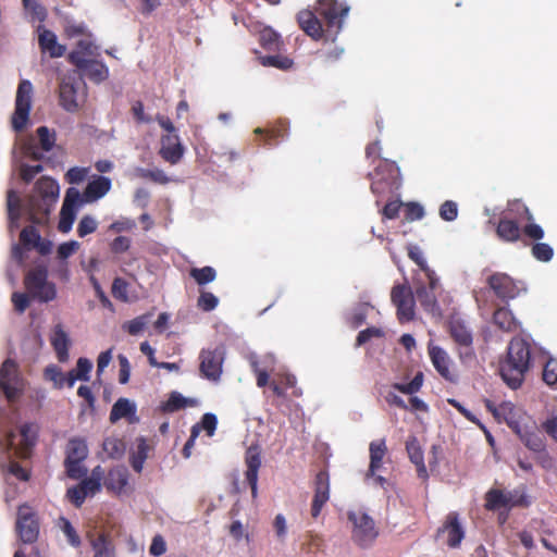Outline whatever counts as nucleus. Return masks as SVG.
<instances>
[{
  "label": "nucleus",
  "instance_id": "1",
  "mask_svg": "<svg viewBox=\"0 0 557 557\" xmlns=\"http://www.w3.org/2000/svg\"><path fill=\"white\" fill-rule=\"evenodd\" d=\"M531 345L521 337H513L507 348V357L500 364V375L506 384L516 389L524 381L531 367Z\"/></svg>",
  "mask_w": 557,
  "mask_h": 557
},
{
  "label": "nucleus",
  "instance_id": "2",
  "mask_svg": "<svg viewBox=\"0 0 557 557\" xmlns=\"http://www.w3.org/2000/svg\"><path fill=\"white\" fill-rule=\"evenodd\" d=\"M104 195V177L88 183L84 194L75 187L67 188L60 212L59 231L69 233L72 230L78 210L87 202H92Z\"/></svg>",
  "mask_w": 557,
  "mask_h": 557
},
{
  "label": "nucleus",
  "instance_id": "3",
  "mask_svg": "<svg viewBox=\"0 0 557 557\" xmlns=\"http://www.w3.org/2000/svg\"><path fill=\"white\" fill-rule=\"evenodd\" d=\"M60 187L50 177L40 178L35 186L34 194L29 197L26 207L29 220L34 223H44L59 198Z\"/></svg>",
  "mask_w": 557,
  "mask_h": 557
},
{
  "label": "nucleus",
  "instance_id": "4",
  "mask_svg": "<svg viewBox=\"0 0 557 557\" xmlns=\"http://www.w3.org/2000/svg\"><path fill=\"white\" fill-rule=\"evenodd\" d=\"M496 235L499 240L505 243L536 242L542 240L545 236L543 227L537 223H525L520 227L519 222L503 215L496 225Z\"/></svg>",
  "mask_w": 557,
  "mask_h": 557
},
{
  "label": "nucleus",
  "instance_id": "5",
  "mask_svg": "<svg viewBox=\"0 0 557 557\" xmlns=\"http://www.w3.org/2000/svg\"><path fill=\"white\" fill-rule=\"evenodd\" d=\"M84 100L83 82L81 74L74 70L60 77L59 102L67 112L74 113L79 110Z\"/></svg>",
  "mask_w": 557,
  "mask_h": 557
},
{
  "label": "nucleus",
  "instance_id": "6",
  "mask_svg": "<svg viewBox=\"0 0 557 557\" xmlns=\"http://www.w3.org/2000/svg\"><path fill=\"white\" fill-rule=\"evenodd\" d=\"M88 456V447L82 438H71L65 446L64 467L69 478L79 480L87 474L84 465Z\"/></svg>",
  "mask_w": 557,
  "mask_h": 557
},
{
  "label": "nucleus",
  "instance_id": "7",
  "mask_svg": "<svg viewBox=\"0 0 557 557\" xmlns=\"http://www.w3.org/2000/svg\"><path fill=\"white\" fill-rule=\"evenodd\" d=\"M348 520L352 523L351 539L360 547H370L379 536L374 520L363 511H349Z\"/></svg>",
  "mask_w": 557,
  "mask_h": 557
},
{
  "label": "nucleus",
  "instance_id": "8",
  "mask_svg": "<svg viewBox=\"0 0 557 557\" xmlns=\"http://www.w3.org/2000/svg\"><path fill=\"white\" fill-rule=\"evenodd\" d=\"M37 250L40 255H48L52 250V243L40 236L33 225L26 226L20 234V244L12 247V257L22 263L25 260L26 250Z\"/></svg>",
  "mask_w": 557,
  "mask_h": 557
},
{
  "label": "nucleus",
  "instance_id": "9",
  "mask_svg": "<svg viewBox=\"0 0 557 557\" xmlns=\"http://www.w3.org/2000/svg\"><path fill=\"white\" fill-rule=\"evenodd\" d=\"M348 11L349 7L339 3L337 0L318 1L317 12L325 22V32L333 37L341 32Z\"/></svg>",
  "mask_w": 557,
  "mask_h": 557
},
{
  "label": "nucleus",
  "instance_id": "10",
  "mask_svg": "<svg viewBox=\"0 0 557 557\" xmlns=\"http://www.w3.org/2000/svg\"><path fill=\"white\" fill-rule=\"evenodd\" d=\"M24 385L17 363L12 359L4 360L0 368V389L7 399L9 401L16 400L21 396Z\"/></svg>",
  "mask_w": 557,
  "mask_h": 557
},
{
  "label": "nucleus",
  "instance_id": "11",
  "mask_svg": "<svg viewBox=\"0 0 557 557\" xmlns=\"http://www.w3.org/2000/svg\"><path fill=\"white\" fill-rule=\"evenodd\" d=\"M399 169L394 161L380 160L375 168V177L371 183V190L375 195H384L397 187Z\"/></svg>",
  "mask_w": 557,
  "mask_h": 557
},
{
  "label": "nucleus",
  "instance_id": "12",
  "mask_svg": "<svg viewBox=\"0 0 557 557\" xmlns=\"http://www.w3.org/2000/svg\"><path fill=\"white\" fill-rule=\"evenodd\" d=\"M391 300L396 307L397 319L400 323H406L413 320L416 296L409 285H394L391 292Z\"/></svg>",
  "mask_w": 557,
  "mask_h": 557
},
{
  "label": "nucleus",
  "instance_id": "13",
  "mask_svg": "<svg viewBox=\"0 0 557 557\" xmlns=\"http://www.w3.org/2000/svg\"><path fill=\"white\" fill-rule=\"evenodd\" d=\"M47 270L37 268L29 271L25 277V287L33 298L50 301L55 297L53 284L47 281Z\"/></svg>",
  "mask_w": 557,
  "mask_h": 557
},
{
  "label": "nucleus",
  "instance_id": "14",
  "mask_svg": "<svg viewBox=\"0 0 557 557\" xmlns=\"http://www.w3.org/2000/svg\"><path fill=\"white\" fill-rule=\"evenodd\" d=\"M33 85L29 81L23 79L16 91L15 111L12 117V125L15 131L25 127L32 107Z\"/></svg>",
  "mask_w": 557,
  "mask_h": 557
},
{
  "label": "nucleus",
  "instance_id": "15",
  "mask_svg": "<svg viewBox=\"0 0 557 557\" xmlns=\"http://www.w3.org/2000/svg\"><path fill=\"white\" fill-rule=\"evenodd\" d=\"M102 470L97 466L89 478L85 479L77 486L66 491V498L76 507H81L88 496H94L101 490Z\"/></svg>",
  "mask_w": 557,
  "mask_h": 557
},
{
  "label": "nucleus",
  "instance_id": "16",
  "mask_svg": "<svg viewBox=\"0 0 557 557\" xmlns=\"http://www.w3.org/2000/svg\"><path fill=\"white\" fill-rule=\"evenodd\" d=\"M449 334L458 346L459 357L462 361L475 358L472 347L473 335L465 321L460 319H451L449 321Z\"/></svg>",
  "mask_w": 557,
  "mask_h": 557
},
{
  "label": "nucleus",
  "instance_id": "17",
  "mask_svg": "<svg viewBox=\"0 0 557 557\" xmlns=\"http://www.w3.org/2000/svg\"><path fill=\"white\" fill-rule=\"evenodd\" d=\"M16 531L21 541L25 544L34 543L38 539V521L35 517V512L27 505H22L18 507Z\"/></svg>",
  "mask_w": 557,
  "mask_h": 557
},
{
  "label": "nucleus",
  "instance_id": "18",
  "mask_svg": "<svg viewBox=\"0 0 557 557\" xmlns=\"http://www.w3.org/2000/svg\"><path fill=\"white\" fill-rule=\"evenodd\" d=\"M37 431L38 429L35 424H24L20 430V443H15L16 435L13 432H10L7 435L5 443L3 445L5 446V449H14L18 456L26 458L29 455L30 448L35 444Z\"/></svg>",
  "mask_w": 557,
  "mask_h": 557
},
{
  "label": "nucleus",
  "instance_id": "19",
  "mask_svg": "<svg viewBox=\"0 0 557 557\" xmlns=\"http://www.w3.org/2000/svg\"><path fill=\"white\" fill-rule=\"evenodd\" d=\"M314 495L311 504V517L317 519L323 506L330 499V475L326 470H320L313 481Z\"/></svg>",
  "mask_w": 557,
  "mask_h": 557
},
{
  "label": "nucleus",
  "instance_id": "20",
  "mask_svg": "<svg viewBox=\"0 0 557 557\" xmlns=\"http://www.w3.org/2000/svg\"><path fill=\"white\" fill-rule=\"evenodd\" d=\"M487 285L502 300L508 301L519 295V287L512 277L506 273L496 272L488 276Z\"/></svg>",
  "mask_w": 557,
  "mask_h": 557
},
{
  "label": "nucleus",
  "instance_id": "21",
  "mask_svg": "<svg viewBox=\"0 0 557 557\" xmlns=\"http://www.w3.org/2000/svg\"><path fill=\"white\" fill-rule=\"evenodd\" d=\"M185 147L178 134H164L160 138L159 156L168 163L175 165L181 162Z\"/></svg>",
  "mask_w": 557,
  "mask_h": 557
},
{
  "label": "nucleus",
  "instance_id": "22",
  "mask_svg": "<svg viewBox=\"0 0 557 557\" xmlns=\"http://www.w3.org/2000/svg\"><path fill=\"white\" fill-rule=\"evenodd\" d=\"M199 370L203 377L218 381L222 374L223 356L219 350L202 349Z\"/></svg>",
  "mask_w": 557,
  "mask_h": 557
},
{
  "label": "nucleus",
  "instance_id": "23",
  "mask_svg": "<svg viewBox=\"0 0 557 557\" xmlns=\"http://www.w3.org/2000/svg\"><path fill=\"white\" fill-rule=\"evenodd\" d=\"M70 61L77 66V71L82 76L91 79L95 83H101L103 65L94 60V58L87 59L82 57V51H72L69 54Z\"/></svg>",
  "mask_w": 557,
  "mask_h": 557
},
{
  "label": "nucleus",
  "instance_id": "24",
  "mask_svg": "<svg viewBox=\"0 0 557 557\" xmlns=\"http://www.w3.org/2000/svg\"><path fill=\"white\" fill-rule=\"evenodd\" d=\"M428 281V285L421 283L416 286L414 296L417 300L420 302L421 307L428 313H431L433 317H441L442 310L436 299V289L440 288V280L437 278V283L435 286L431 285V281Z\"/></svg>",
  "mask_w": 557,
  "mask_h": 557
},
{
  "label": "nucleus",
  "instance_id": "25",
  "mask_svg": "<svg viewBox=\"0 0 557 557\" xmlns=\"http://www.w3.org/2000/svg\"><path fill=\"white\" fill-rule=\"evenodd\" d=\"M82 267L89 277L97 295L104 301V292L102 290L101 283L104 277V264L100 256H88L83 259Z\"/></svg>",
  "mask_w": 557,
  "mask_h": 557
},
{
  "label": "nucleus",
  "instance_id": "26",
  "mask_svg": "<svg viewBox=\"0 0 557 557\" xmlns=\"http://www.w3.org/2000/svg\"><path fill=\"white\" fill-rule=\"evenodd\" d=\"M245 463L247 470L245 472L246 481L251 487L252 497L257 496L258 473L261 467V450L259 445H251L246 450Z\"/></svg>",
  "mask_w": 557,
  "mask_h": 557
},
{
  "label": "nucleus",
  "instance_id": "27",
  "mask_svg": "<svg viewBox=\"0 0 557 557\" xmlns=\"http://www.w3.org/2000/svg\"><path fill=\"white\" fill-rule=\"evenodd\" d=\"M38 45L44 53H48L50 58H61L66 52V47L58 41L57 35L45 28L42 25L37 27Z\"/></svg>",
  "mask_w": 557,
  "mask_h": 557
},
{
  "label": "nucleus",
  "instance_id": "28",
  "mask_svg": "<svg viewBox=\"0 0 557 557\" xmlns=\"http://www.w3.org/2000/svg\"><path fill=\"white\" fill-rule=\"evenodd\" d=\"M109 419L111 423L121 419H125L129 424L137 423L139 418L137 417L136 404L128 398H119L112 406Z\"/></svg>",
  "mask_w": 557,
  "mask_h": 557
},
{
  "label": "nucleus",
  "instance_id": "29",
  "mask_svg": "<svg viewBox=\"0 0 557 557\" xmlns=\"http://www.w3.org/2000/svg\"><path fill=\"white\" fill-rule=\"evenodd\" d=\"M430 359L438 374L448 382H455L456 375L450 370V359L440 346H429Z\"/></svg>",
  "mask_w": 557,
  "mask_h": 557
},
{
  "label": "nucleus",
  "instance_id": "30",
  "mask_svg": "<svg viewBox=\"0 0 557 557\" xmlns=\"http://www.w3.org/2000/svg\"><path fill=\"white\" fill-rule=\"evenodd\" d=\"M107 490L114 494L128 495L132 487L128 485V471L124 467L111 469L107 474Z\"/></svg>",
  "mask_w": 557,
  "mask_h": 557
},
{
  "label": "nucleus",
  "instance_id": "31",
  "mask_svg": "<svg viewBox=\"0 0 557 557\" xmlns=\"http://www.w3.org/2000/svg\"><path fill=\"white\" fill-rule=\"evenodd\" d=\"M447 533V545L451 548H456L460 545L465 537V531L459 522L458 513L449 512L445 523L438 529V533Z\"/></svg>",
  "mask_w": 557,
  "mask_h": 557
},
{
  "label": "nucleus",
  "instance_id": "32",
  "mask_svg": "<svg viewBox=\"0 0 557 557\" xmlns=\"http://www.w3.org/2000/svg\"><path fill=\"white\" fill-rule=\"evenodd\" d=\"M297 21L300 28L313 39H320L323 36V27L317 15L309 10L300 11L297 14Z\"/></svg>",
  "mask_w": 557,
  "mask_h": 557
},
{
  "label": "nucleus",
  "instance_id": "33",
  "mask_svg": "<svg viewBox=\"0 0 557 557\" xmlns=\"http://www.w3.org/2000/svg\"><path fill=\"white\" fill-rule=\"evenodd\" d=\"M50 342L55 350L58 360L66 362L69 360V346L71 342L67 333L60 324L55 325L52 330Z\"/></svg>",
  "mask_w": 557,
  "mask_h": 557
},
{
  "label": "nucleus",
  "instance_id": "34",
  "mask_svg": "<svg viewBox=\"0 0 557 557\" xmlns=\"http://www.w3.org/2000/svg\"><path fill=\"white\" fill-rule=\"evenodd\" d=\"M370 463L367 472V478L373 476L376 471L382 467L383 458L387 453L385 440L372 441L369 445Z\"/></svg>",
  "mask_w": 557,
  "mask_h": 557
},
{
  "label": "nucleus",
  "instance_id": "35",
  "mask_svg": "<svg viewBox=\"0 0 557 557\" xmlns=\"http://www.w3.org/2000/svg\"><path fill=\"white\" fill-rule=\"evenodd\" d=\"M406 450L412 463L417 467L418 476L425 480L428 479V470L424 463L423 451L416 437L410 438L406 443Z\"/></svg>",
  "mask_w": 557,
  "mask_h": 557
},
{
  "label": "nucleus",
  "instance_id": "36",
  "mask_svg": "<svg viewBox=\"0 0 557 557\" xmlns=\"http://www.w3.org/2000/svg\"><path fill=\"white\" fill-rule=\"evenodd\" d=\"M493 323L507 333L516 332L520 326L512 312L506 307H499L494 311Z\"/></svg>",
  "mask_w": 557,
  "mask_h": 557
},
{
  "label": "nucleus",
  "instance_id": "37",
  "mask_svg": "<svg viewBox=\"0 0 557 557\" xmlns=\"http://www.w3.org/2000/svg\"><path fill=\"white\" fill-rule=\"evenodd\" d=\"M510 214L516 221L525 223H535L533 213L530 211L528 206L520 199H513L508 201L507 210L504 215Z\"/></svg>",
  "mask_w": 557,
  "mask_h": 557
},
{
  "label": "nucleus",
  "instance_id": "38",
  "mask_svg": "<svg viewBox=\"0 0 557 557\" xmlns=\"http://www.w3.org/2000/svg\"><path fill=\"white\" fill-rule=\"evenodd\" d=\"M92 368V362L89 359L83 357L79 358L77 360L76 367L66 372L67 387H73L76 381H88Z\"/></svg>",
  "mask_w": 557,
  "mask_h": 557
},
{
  "label": "nucleus",
  "instance_id": "39",
  "mask_svg": "<svg viewBox=\"0 0 557 557\" xmlns=\"http://www.w3.org/2000/svg\"><path fill=\"white\" fill-rule=\"evenodd\" d=\"M408 256L421 269V271H423L426 280L431 281V285L435 286L437 283V276L428 265L421 249L418 246L410 245L408 247Z\"/></svg>",
  "mask_w": 557,
  "mask_h": 557
},
{
  "label": "nucleus",
  "instance_id": "40",
  "mask_svg": "<svg viewBox=\"0 0 557 557\" xmlns=\"http://www.w3.org/2000/svg\"><path fill=\"white\" fill-rule=\"evenodd\" d=\"M149 446L145 437H138L136 440V449L132 453L129 457V462L132 468L136 472H141L144 468V463L148 457Z\"/></svg>",
  "mask_w": 557,
  "mask_h": 557
},
{
  "label": "nucleus",
  "instance_id": "41",
  "mask_svg": "<svg viewBox=\"0 0 557 557\" xmlns=\"http://www.w3.org/2000/svg\"><path fill=\"white\" fill-rule=\"evenodd\" d=\"M485 509L496 511L500 508L507 509L505 491L499 488H491L485 493Z\"/></svg>",
  "mask_w": 557,
  "mask_h": 557
},
{
  "label": "nucleus",
  "instance_id": "42",
  "mask_svg": "<svg viewBox=\"0 0 557 557\" xmlns=\"http://www.w3.org/2000/svg\"><path fill=\"white\" fill-rule=\"evenodd\" d=\"M259 44L269 51H277L281 48L280 35L270 27L263 28L259 34Z\"/></svg>",
  "mask_w": 557,
  "mask_h": 557
},
{
  "label": "nucleus",
  "instance_id": "43",
  "mask_svg": "<svg viewBox=\"0 0 557 557\" xmlns=\"http://www.w3.org/2000/svg\"><path fill=\"white\" fill-rule=\"evenodd\" d=\"M507 509L513 507H529L531 502L529 496L525 494L524 487L515 488L512 491H505Z\"/></svg>",
  "mask_w": 557,
  "mask_h": 557
},
{
  "label": "nucleus",
  "instance_id": "44",
  "mask_svg": "<svg viewBox=\"0 0 557 557\" xmlns=\"http://www.w3.org/2000/svg\"><path fill=\"white\" fill-rule=\"evenodd\" d=\"M194 400L184 397L178 392H172L169 399L163 404L162 409L165 412H175L187 406H193Z\"/></svg>",
  "mask_w": 557,
  "mask_h": 557
},
{
  "label": "nucleus",
  "instance_id": "45",
  "mask_svg": "<svg viewBox=\"0 0 557 557\" xmlns=\"http://www.w3.org/2000/svg\"><path fill=\"white\" fill-rule=\"evenodd\" d=\"M7 206L10 220V228L12 230L18 226V219L21 215L20 197L14 190H10L8 193Z\"/></svg>",
  "mask_w": 557,
  "mask_h": 557
},
{
  "label": "nucleus",
  "instance_id": "46",
  "mask_svg": "<svg viewBox=\"0 0 557 557\" xmlns=\"http://www.w3.org/2000/svg\"><path fill=\"white\" fill-rule=\"evenodd\" d=\"M44 376L47 381L52 382L55 388L67 386V375L58 366H48L44 371Z\"/></svg>",
  "mask_w": 557,
  "mask_h": 557
},
{
  "label": "nucleus",
  "instance_id": "47",
  "mask_svg": "<svg viewBox=\"0 0 557 557\" xmlns=\"http://www.w3.org/2000/svg\"><path fill=\"white\" fill-rule=\"evenodd\" d=\"M189 275L198 285L201 286L213 282L216 277V271L210 265H206L203 268H191Z\"/></svg>",
  "mask_w": 557,
  "mask_h": 557
},
{
  "label": "nucleus",
  "instance_id": "48",
  "mask_svg": "<svg viewBox=\"0 0 557 557\" xmlns=\"http://www.w3.org/2000/svg\"><path fill=\"white\" fill-rule=\"evenodd\" d=\"M531 253L533 258L541 262H548L554 257V249L546 243H540V240L531 242Z\"/></svg>",
  "mask_w": 557,
  "mask_h": 557
},
{
  "label": "nucleus",
  "instance_id": "49",
  "mask_svg": "<svg viewBox=\"0 0 557 557\" xmlns=\"http://www.w3.org/2000/svg\"><path fill=\"white\" fill-rule=\"evenodd\" d=\"M137 175L143 180H148L157 184H168L170 178L163 170L160 169H138Z\"/></svg>",
  "mask_w": 557,
  "mask_h": 557
},
{
  "label": "nucleus",
  "instance_id": "50",
  "mask_svg": "<svg viewBox=\"0 0 557 557\" xmlns=\"http://www.w3.org/2000/svg\"><path fill=\"white\" fill-rule=\"evenodd\" d=\"M523 444L532 451L540 453L545 449V443L543 437L535 432H525L519 434Z\"/></svg>",
  "mask_w": 557,
  "mask_h": 557
},
{
  "label": "nucleus",
  "instance_id": "51",
  "mask_svg": "<svg viewBox=\"0 0 557 557\" xmlns=\"http://www.w3.org/2000/svg\"><path fill=\"white\" fill-rule=\"evenodd\" d=\"M260 60L263 66H272L284 71L293 66L292 59L280 54L261 57Z\"/></svg>",
  "mask_w": 557,
  "mask_h": 557
},
{
  "label": "nucleus",
  "instance_id": "52",
  "mask_svg": "<svg viewBox=\"0 0 557 557\" xmlns=\"http://www.w3.org/2000/svg\"><path fill=\"white\" fill-rule=\"evenodd\" d=\"M58 525L61 529V531L64 533V535L67 537V542L74 546L77 547L81 545V537L77 534L74 527L71 524V522L64 518L61 517L58 521Z\"/></svg>",
  "mask_w": 557,
  "mask_h": 557
},
{
  "label": "nucleus",
  "instance_id": "53",
  "mask_svg": "<svg viewBox=\"0 0 557 557\" xmlns=\"http://www.w3.org/2000/svg\"><path fill=\"white\" fill-rule=\"evenodd\" d=\"M74 51H82V57L90 59L97 54V47L94 44L90 34L78 38L77 47Z\"/></svg>",
  "mask_w": 557,
  "mask_h": 557
},
{
  "label": "nucleus",
  "instance_id": "54",
  "mask_svg": "<svg viewBox=\"0 0 557 557\" xmlns=\"http://www.w3.org/2000/svg\"><path fill=\"white\" fill-rule=\"evenodd\" d=\"M64 34L69 38H82L88 33L87 27L83 23L67 20L64 25Z\"/></svg>",
  "mask_w": 557,
  "mask_h": 557
},
{
  "label": "nucleus",
  "instance_id": "55",
  "mask_svg": "<svg viewBox=\"0 0 557 557\" xmlns=\"http://www.w3.org/2000/svg\"><path fill=\"white\" fill-rule=\"evenodd\" d=\"M111 293L115 299L123 302L128 301V283L121 277L115 278L112 283Z\"/></svg>",
  "mask_w": 557,
  "mask_h": 557
},
{
  "label": "nucleus",
  "instance_id": "56",
  "mask_svg": "<svg viewBox=\"0 0 557 557\" xmlns=\"http://www.w3.org/2000/svg\"><path fill=\"white\" fill-rule=\"evenodd\" d=\"M543 380L549 386H557V359H549L543 369Z\"/></svg>",
  "mask_w": 557,
  "mask_h": 557
},
{
  "label": "nucleus",
  "instance_id": "57",
  "mask_svg": "<svg viewBox=\"0 0 557 557\" xmlns=\"http://www.w3.org/2000/svg\"><path fill=\"white\" fill-rule=\"evenodd\" d=\"M37 135L39 137V143L41 148L45 151H50L54 146L55 136L54 133L50 132V129L46 126H40L37 129Z\"/></svg>",
  "mask_w": 557,
  "mask_h": 557
},
{
  "label": "nucleus",
  "instance_id": "58",
  "mask_svg": "<svg viewBox=\"0 0 557 557\" xmlns=\"http://www.w3.org/2000/svg\"><path fill=\"white\" fill-rule=\"evenodd\" d=\"M405 219L409 222L421 220L424 216V209L418 202H408L404 205Z\"/></svg>",
  "mask_w": 557,
  "mask_h": 557
},
{
  "label": "nucleus",
  "instance_id": "59",
  "mask_svg": "<svg viewBox=\"0 0 557 557\" xmlns=\"http://www.w3.org/2000/svg\"><path fill=\"white\" fill-rule=\"evenodd\" d=\"M458 215V206L453 200H446L442 203L440 208V216L444 221L451 222L457 219Z\"/></svg>",
  "mask_w": 557,
  "mask_h": 557
},
{
  "label": "nucleus",
  "instance_id": "60",
  "mask_svg": "<svg viewBox=\"0 0 557 557\" xmlns=\"http://www.w3.org/2000/svg\"><path fill=\"white\" fill-rule=\"evenodd\" d=\"M219 299L210 292H201L198 298V307L203 311H212L216 308Z\"/></svg>",
  "mask_w": 557,
  "mask_h": 557
},
{
  "label": "nucleus",
  "instance_id": "61",
  "mask_svg": "<svg viewBox=\"0 0 557 557\" xmlns=\"http://www.w3.org/2000/svg\"><path fill=\"white\" fill-rule=\"evenodd\" d=\"M383 335V332L379 327H368L366 330H362L358 333L356 338V346H362L366 343H368L373 337H381Z\"/></svg>",
  "mask_w": 557,
  "mask_h": 557
},
{
  "label": "nucleus",
  "instance_id": "62",
  "mask_svg": "<svg viewBox=\"0 0 557 557\" xmlns=\"http://www.w3.org/2000/svg\"><path fill=\"white\" fill-rule=\"evenodd\" d=\"M88 171V168H71L65 174L66 181L70 184H79L87 177Z\"/></svg>",
  "mask_w": 557,
  "mask_h": 557
},
{
  "label": "nucleus",
  "instance_id": "63",
  "mask_svg": "<svg viewBox=\"0 0 557 557\" xmlns=\"http://www.w3.org/2000/svg\"><path fill=\"white\" fill-rule=\"evenodd\" d=\"M90 545L95 552L94 557H102L104 552V532H98L97 536L88 534Z\"/></svg>",
  "mask_w": 557,
  "mask_h": 557
},
{
  "label": "nucleus",
  "instance_id": "64",
  "mask_svg": "<svg viewBox=\"0 0 557 557\" xmlns=\"http://www.w3.org/2000/svg\"><path fill=\"white\" fill-rule=\"evenodd\" d=\"M542 430L557 442V413L542 423Z\"/></svg>",
  "mask_w": 557,
  "mask_h": 557
}]
</instances>
